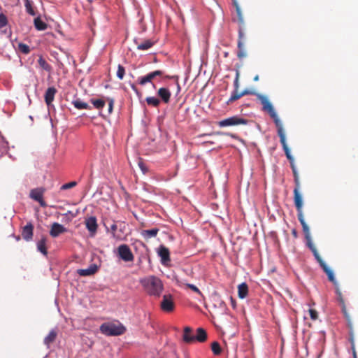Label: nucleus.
Segmentation results:
<instances>
[{
	"mask_svg": "<svg viewBox=\"0 0 358 358\" xmlns=\"http://www.w3.org/2000/svg\"><path fill=\"white\" fill-rule=\"evenodd\" d=\"M100 331L108 336H120L125 333L126 328L120 322H106L100 326Z\"/></svg>",
	"mask_w": 358,
	"mask_h": 358,
	"instance_id": "20e7f679",
	"label": "nucleus"
},
{
	"mask_svg": "<svg viewBox=\"0 0 358 358\" xmlns=\"http://www.w3.org/2000/svg\"><path fill=\"white\" fill-rule=\"evenodd\" d=\"M8 23L7 17L3 14H0V29L4 27Z\"/></svg>",
	"mask_w": 358,
	"mask_h": 358,
	"instance_id": "ea45409f",
	"label": "nucleus"
},
{
	"mask_svg": "<svg viewBox=\"0 0 358 358\" xmlns=\"http://www.w3.org/2000/svg\"><path fill=\"white\" fill-rule=\"evenodd\" d=\"M349 341H350V342L351 343V348L355 347V340H354V334H353L352 331H350V332Z\"/></svg>",
	"mask_w": 358,
	"mask_h": 358,
	"instance_id": "a18cd8bd",
	"label": "nucleus"
},
{
	"mask_svg": "<svg viewBox=\"0 0 358 358\" xmlns=\"http://www.w3.org/2000/svg\"><path fill=\"white\" fill-rule=\"evenodd\" d=\"M72 104L77 109H90V106L85 102H83L80 99H77L72 101Z\"/></svg>",
	"mask_w": 358,
	"mask_h": 358,
	"instance_id": "a878e982",
	"label": "nucleus"
},
{
	"mask_svg": "<svg viewBox=\"0 0 358 358\" xmlns=\"http://www.w3.org/2000/svg\"><path fill=\"white\" fill-rule=\"evenodd\" d=\"M34 225L31 222H28L22 230V238L26 241H30L33 238Z\"/></svg>",
	"mask_w": 358,
	"mask_h": 358,
	"instance_id": "9d476101",
	"label": "nucleus"
},
{
	"mask_svg": "<svg viewBox=\"0 0 358 358\" xmlns=\"http://www.w3.org/2000/svg\"><path fill=\"white\" fill-rule=\"evenodd\" d=\"M158 255L161 258V262L162 264L167 265L170 262V252L166 247L160 245L158 250Z\"/></svg>",
	"mask_w": 358,
	"mask_h": 358,
	"instance_id": "9b49d317",
	"label": "nucleus"
},
{
	"mask_svg": "<svg viewBox=\"0 0 358 358\" xmlns=\"http://www.w3.org/2000/svg\"><path fill=\"white\" fill-rule=\"evenodd\" d=\"M45 192L44 187H38L32 189L29 193V197L33 200L39 203L40 206L43 208L47 207L46 202L43 200V196Z\"/></svg>",
	"mask_w": 358,
	"mask_h": 358,
	"instance_id": "423d86ee",
	"label": "nucleus"
},
{
	"mask_svg": "<svg viewBox=\"0 0 358 358\" xmlns=\"http://www.w3.org/2000/svg\"><path fill=\"white\" fill-rule=\"evenodd\" d=\"M183 285L190 289L191 290H192L193 292L197 293L198 294H199L200 296H203L201 292L199 290V289L195 286L194 285H192V284H189V283H183Z\"/></svg>",
	"mask_w": 358,
	"mask_h": 358,
	"instance_id": "4c0bfd02",
	"label": "nucleus"
},
{
	"mask_svg": "<svg viewBox=\"0 0 358 358\" xmlns=\"http://www.w3.org/2000/svg\"><path fill=\"white\" fill-rule=\"evenodd\" d=\"M118 255L125 262H131L134 260V255L127 245L123 244L118 247Z\"/></svg>",
	"mask_w": 358,
	"mask_h": 358,
	"instance_id": "1a4fd4ad",
	"label": "nucleus"
},
{
	"mask_svg": "<svg viewBox=\"0 0 358 358\" xmlns=\"http://www.w3.org/2000/svg\"><path fill=\"white\" fill-rule=\"evenodd\" d=\"M131 88H132V90H134V91H137V88H136V87L134 84H133V85H131Z\"/></svg>",
	"mask_w": 358,
	"mask_h": 358,
	"instance_id": "3c124183",
	"label": "nucleus"
},
{
	"mask_svg": "<svg viewBox=\"0 0 358 358\" xmlns=\"http://www.w3.org/2000/svg\"><path fill=\"white\" fill-rule=\"evenodd\" d=\"M157 95L164 103H169L171 93L169 89L166 87L159 88L157 91Z\"/></svg>",
	"mask_w": 358,
	"mask_h": 358,
	"instance_id": "2eb2a0df",
	"label": "nucleus"
},
{
	"mask_svg": "<svg viewBox=\"0 0 358 358\" xmlns=\"http://www.w3.org/2000/svg\"><path fill=\"white\" fill-rule=\"evenodd\" d=\"M161 309L167 313L172 312L175 308L173 299L171 294H164L160 303Z\"/></svg>",
	"mask_w": 358,
	"mask_h": 358,
	"instance_id": "6e6552de",
	"label": "nucleus"
},
{
	"mask_svg": "<svg viewBox=\"0 0 358 358\" xmlns=\"http://www.w3.org/2000/svg\"><path fill=\"white\" fill-rule=\"evenodd\" d=\"M163 74H164V71H162L161 70H157V71L150 72V73H148L147 75L150 78V81H152L157 76H163Z\"/></svg>",
	"mask_w": 358,
	"mask_h": 358,
	"instance_id": "f704fd0d",
	"label": "nucleus"
},
{
	"mask_svg": "<svg viewBox=\"0 0 358 358\" xmlns=\"http://www.w3.org/2000/svg\"><path fill=\"white\" fill-rule=\"evenodd\" d=\"M352 348V356H353V358H357V352H356V350H355V347H353V348Z\"/></svg>",
	"mask_w": 358,
	"mask_h": 358,
	"instance_id": "09e8293b",
	"label": "nucleus"
},
{
	"mask_svg": "<svg viewBox=\"0 0 358 358\" xmlns=\"http://www.w3.org/2000/svg\"><path fill=\"white\" fill-rule=\"evenodd\" d=\"M24 6L26 8V11L31 15H36V12L34 8L33 2L30 0H24Z\"/></svg>",
	"mask_w": 358,
	"mask_h": 358,
	"instance_id": "cd10ccee",
	"label": "nucleus"
},
{
	"mask_svg": "<svg viewBox=\"0 0 358 358\" xmlns=\"http://www.w3.org/2000/svg\"><path fill=\"white\" fill-rule=\"evenodd\" d=\"M336 292L337 294H338V296H339V299H340V301L342 303V310H343V313H344L345 315V317H346V319L348 320V324H349V326L351 328V322H350V316H349V314L347 312V310H346V307H345V305L344 303V301L342 299V296H341V292L338 290V288H336Z\"/></svg>",
	"mask_w": 358,
	"mask_h": 358,
	"instance_id": "bb28decb",
	"label": "nucleus"
},
{
	"mask_svg": "<svg viewBox=\"0 0 358 358\" xmlns=\"http://www.w3.org/2000/svg\"><path fill=\"white\" fill-rule=\"evenodd\" d=\"M98 271V266L96 264H91L89 268L85 269H78V273L80 276H88L96 273Z\"/></svg>",
	"mask_w": 358,
	"mask_h": 358,
	"instance_id": "dca6fc26",
	"label": "nucleus"
},
{
	"mask_svg": "<svg viewBox=\"0 0 358 358\" xmlns=\"http://www.w3.org/2000/svg\"><path fill=\"white\" fill-rule=\"evenodd\" d=\"M38 64L40 67L45 71L50 72L52 71V66L45 61L42 55L39 56Z\"/></svg>",
	"mask_w": 358,
	"mask_h": 358,
	"instance_id": "b1692460",
	"label": "nucleus"
},
{
	"mask_svg": "<svg viewBox=\"0 0 358 358\" xmlns=\"http://www.w3.org/2000/svg\"><path fill=\"white\" fill-rule=\"evenodd\" d=\"M34 26L38 31H44L47 29L48 25L44 22L40 17H37L34 20Z\"/></svg>",
	"mask_w": 358,
	"mask_h": 358,
	"instance_id": "5701e85b",
	"label": "nucleus"
},
{
	"mask_svg": "<svg viewBox=\"0 0 358 358\" xmlns=\"http://www.w3.org/2000/svg\"><path fill=\"white\" fill-rule=\"evenodd\" d=\"M57 336V331L55 329H52L49 332L48 335L46 337H45L44 341H43L44 344L48 348H49L50 344L52 343L55 341Z\"/></svg>",
	"mask_w": 358,
	"mask_h": 358,
	"instance_id": "6ab92c4d",
	"label": "nucleus"
},
{
	"mask_svg": "<svg viewBox=\"0 0 358 358\" xmlns=\"http://www.w3.org/2000/svg\"><path fill=\"white\" fill-rule=\"evenodd\" d=\"M207 340V333L206 330L203 328H198L196 329V334L194 335V342L198 341L200 343H203Z\"/></svg>",
	"mask_w": 358,
	"mask_h": 358,
	"instance_id": "a211bd4d",
	"label": "nucleus"
},
{
	"mask_svg": "<svg viewBox=\"0 0 358 358\" xmlns=\"http://www.w3.org/2000/svg\"><path fill=\"white\" fill-rule=\"evenodd\" d=\"M159 229L153 228L152 229L143 230L141 234L145 239L148 240L152 237H155L157 235Z\"/></svg>",
	"mask_w": 358,
	"mask_h": 358,
	"instance_id": "aec40b11",
	"label": "nucleus"
},
{
	"mask_svg": "<svg viewBox=\"0 0 358 358\" xmlns=\"http://www.w3.org/2000/svg\"><path fill=\"white\" fill-rule=\"evenodd\" d=\"M239 76H240V73H239L238 71H236V78H235V80H234V91H238V89H239Z\"/></svg>",
	"mask_w": 358,
	"mask_h": 358,
	"instance_id": "a19ab883",
	"label": "nucleus"
},
{
	"mask_svg": "<svg viewBox=\"0 0 358 358\" xmlns=\"http://www.w3.org/2000/svg\"><path fill=\"white\" fill-rule=\"evenodd\" d=\"M243 40H244V36L243 37H240L238 36V52L237 53V57L239 59H241V58L245 57L246 56V52H245V51L244 50V48H243Z\"/></svg>",
	"mask_w": 358,
	"mask_h": 358,
	"instance_id": "4be33fe9",
	"label": "nucleus"
},
{
	"mask_svg": "<svg viewBox=\"0 0 358 358\" xmlns=\"http://www.w3.org/2000/svg\"><path fill=\"white\" fill-rule=\"evenodd\" d=\"M67 231V229L65 228L63 225L54 222L51 225V229L50 231V234L52 237H57L59 234L65 233Z\"/></svg>",
	"mask_w": 358,
	"mask_h": 358,
	"instance_id": "f8f14e48",
	"label": "nucleus"
},
{
	"mask_svg": "<svg viewBox=\"0 0 358 358\" xmlns=\"http://www.w3.org/2000/svg\"><path fill=\"white\" fill-rule=\"evenodd\" d=\"M37 248H38V250L40 251L43 255H47L48 252H47V249H46L45 238H42L41 240H40L38 242Z\"/></svg>",
	"mask_w": 358,
	"mask_h": 358,
	"instance_id": "c85d7f7f",
	"label": "nucleus"
},
{
	"mask_svg": "<svg viewBox=\"0 0 358 358\" xmlns=\"http://www.w3.org/2000/svg\"><path fill=\"white\" fill-rule=\"evenodd\" d=\"M57 93V90L54 87H50L47 89L45 93V101L48 106H50L54 101L55 96Z\"/></svg>",
	"mask_w": 358,
	"mask_h": 358,
	"instance_id": "4468645a",
	"label": "nucleus"
},
{
	"mask_svg": "<svg viewBox=\"0 0 358 358\" xmlns=\"http://www.w3.org/2000/svg\"><path fill=\"white\" fill-rule=\"evenodd\" d=\"M248 120L239 116H232L224 120H222L219 122L218 124L221 127H229V126H236L239 124H247Z\"/></svg>",
	"mask_w": 358,
	"mask_h": 358,
	"instance_id": "39448f33",
	"label": "nucleus"
},
{
	"mask_svg": "<svg viewBox=\"0 0 358 358\" xmlns=\"http://www.w3.org/2000/svg\"><path fill=\"white\" fill-rule=\"evenodd\" d=\"M248 294V287L245 282H243L238 286V295L240 299H244Z\"/></svg>",
	"mask_w": 358,
	"mask_h": 358,
	"instance_id": "412c9836",
	"label": "nucleus"
},
{
	"mask_svg": "<svg viewBox=\"0 0 358 358\" xmlns=\"http://www.w3.org/2000/svg\"><path fill=\"white\" fill-rule=\"evenodd\" d=\"M125 74V69L124 68L119 64L117 66V76L120 80H122Z\"/></svg>",
	"mask_w": 358,
	"mask_h": 358,
	"instance_id": "e433bc0d",
	"label": "nucleus"
},
{
	"mask_svg": "<svg viewBox=\"0 0 358 358\" xmlns=\"http://www.w3.org/2000/svg\"><path fill=\"white\" fill-rule=\"evenodd\" d=\"M6 144H7V143L4 139V137L0 134V146L6 147Z\"/></svg>",
	"mask_w": 358,
	"mask_h": 358,
	"instance_id": "de8ad7c7",
	"label": "nucleus"
},
{
	"mask_svg": "<svg viewBox=\"0 0 358 358\" xmlns=\"http://www.w3.org/2000/svg\"><path fill=\"white\" fill-rule=\"evenodd\" d=\"M233 4L236 8V12L238 17V35L240 37H243L245 36V22L243 19V16L242 14V11L240 6L236 0H233Z\"/></svg>",
	"mask_w": 358,
	"mask_h": 358,
	"instance_id": "0eeeda50",
	"label": "nucleus"
},
{
	"mask_svg": "<svg viewBox=\"0 0 358 358\" xmlns=\"http://www.w3.org/2000/svg\"><path fill=\"white\" fill-rule=\"evenodd\" d=\"M254 80H255V81H257V80H259V76H258V75H257V76H255V78H254Z\"/></svg>",
	"mask_w": 358,
	"mask_h": 358,
	"instance_id": "603ef678",
	"label": "nucleus"
},
{
	"mask_svg": "<svg viewBox=\"0 0 358 358\" xmlns=\"http://www.w3.org/2000/svg\"><path fill=\"white\" fill-rule=\"evenodd\" d=\"M303 231L305 234L306 240L307 242V245L310 248V250L313 253V255L320 266L324 271V272L327 274L328 277V280L331 282L336 287L338 286V282L335 279L334 274L333 271L327 265V264L323 261L320 255H319L316 247L312 243V239L310 237V229L307 224L302 226Z\"/></svg>",
	"mask_w": 358,
	"mask_h": 358,
	"instance_id": "f03ea898",
	"label": "nucleus"
},
{
	"mask_svg": "<svg viewBox=\"0 0 358 358\" xmlns=\"http://www.w3.org/2000/svg\"><path fill=\"white\" fill-rule=\"evenodd\" d=\"M241 97H242V96L241 95V92H238V91H233L230 98L227 101V103L229 105L232 102L239 99Z\"/></svg>",
	"mask_w": 358,
	"mask_h": 358,
	"instance_id": "2f4dec72",
	"label": "nucleus"
},
{
	"mask_svg": "<svg viewBox=\"0 0 358 358\" xmlns=\"http://www.w3.org/2000/svg\"><path fill=\"white\" fill-rule=\"evenodd\" d=\"M150 79L148 75L138 78V83L141 85H145L148 83H150Z\"/></svg>",
	"mask_w": 358,
	"mask_h": 358,
	"instance_id": "79ce46f5",
	"label": "nucleus"
},
{
	"mask_svg": "<svg viewBox=\"0 0 358 358\" xmlns=\"http://www.w3.org/2000/svg\"><path fill=\"white\" fill-rule=\"evenodd\" d=\"M85 226L90 233L95 234L98 227L96 217L92 216L86 219Z\"/></svg>",
	"mask_w": 358,
	"mask_h": 358,
	"instance_id": "ddd939ff",
	"label": "nucleus"
},
{
	"mask_svg": "<svg viewBox=\"0 0 358 358\" xmlns=\"http://www.w3.org/2000/svg\"><path fill=\"white\" fill-rule=\"evenodd\" d=\"M20 239V236H17V237H16V240H17V241H19Z\"/></svg>",
	"mask_w": 358,
	"mask_h": 358,
	"instance_id": "5fc2aeb1",
	"label": "nucleus"
},
{
	"mask_svg": "<svg viewBox=\"0 0 358 358\" xmlns=\"http://www.w3.org/2000/svg\"><path fill=\"white\" fill-rule=\"evenodd\" d=\"M117 229V224H116V222H114L110 226V231H111L112 236L116 240H122V235H120L116 232Z\"/></svg>",
	"mask_w": 358,
	"mask_h": 358,
	"instance_id": "7c9ffc66",
	"label": "nucleus"
},
{
	"mask_svg": "<svg viewBox=\"0 0 358 358\" xmlns=\"http://www.w3.org/2000/svg\"><path fill=\"white\" fill-rule=\"evenodd\" d=\"M148 105L157 107L160 104V100L155 96H148L145 99Z\"/></svg>",
	"mask_w": 358,
	"mask_h": 358,
	"instance_id": "c756f323",
	"label": "nucleus"
},
{
	"mask_svg": "<svg viewBox=\"0 0 358 358\" xmlns=\"http://www.w3.org/2000/svg\"><path fill=\"white\" fill-rule=\"evenodd\" d=\"M194 335L192 334V329L189 327H185L183 331L182 340L186 343H194Z\"/></svg>",
	"mask_w": 358,
	"mask_h": 358,
	"instance_id": "f3484780",
	"label": "nucleus"
},
{
	"mask_svg": "<svg viewBox=\"0 0 358 358\" xmlns=\"http://www.w3.org/2000/svg\"><path fill=\"white\" fill-rule=\"evenodd\" d=\"M76 185H77V182L76 181H71L70 182H68V183H66V184H64L63 185H62L60 189L62 190L69 189L76 187Z\"/></svg>",
	"mask_w": 358,
	"mask_h": 358,
	"instance_id": "58836bf2",
	"label": "nucleus"
},
{
	"mask_svg": "<svg viewBox=\"0 0 358 358\" xmlns=\"http://www.w3.org/2000/svg\"><path fill=\"white\" fill-rule=\"evenodd\" d=\"M257 96L263 106V110L268 113L270 117L273 120L275 124L277 127L278 135L280 137V141L282 145L285 155L287 159L289 161L294 178L295 187L294 189V202L297 211L298 220L300 222L301 226L306 225L307 224L305 222L302 210L303 199L302 196L299 192L301 187L299 176L296 166L294 164V158L291 155L290 150L286 143L285 132L282 127V123L279 119L273 106L269 101L268 99L266 96L259 94H257Z\"/></svg>",
	"mask_w": 358,
	"mask_h": 358,
	"instance_id": "f257e3e1",
	"label": "nucleus"
},
{
	"mask_svg": "<svg viewBox=\"0 0 358 358\" xmlns=\"http://www.w3.org/2000/svg\"><path fill=\"white\" fill-rule=\"evenodd\" d=\"M92 104L96 109H101L105 106V101L103 99H92Z\"/></svg>",
	"mask_w": 358,
	"mask_h": 358,
	"instance_id": "473e14b6",
	"label": "nucleus"
},
{
	"mask_svg": "<svg viewBox=\"0 0 358 358\" xmlns=\"http://www.w3.org/2000/svg\"><path fill=\"white\" fill-rule=\"evenodd\" d=\"M211 350L215 355H220L222 352L219 343L216 341L211 344Z\"/></svg>",
	"mask_w": 358,
	"mask_h": 358,
	"instance_id": "72a5a7b5",
	"label": "nucleus"
},
{
	"mask_svg": "<svg viewBox=\"0 0 358 358\" xmlns=\"http://www.w3.org/2000/svg\"><path fill=\"white\" fill-rule=\"evenodd\" d=\"M310 317L312 320H315L318 317L317 312L314 309H309Z\"/></svg>",
	"mask_w": 358,
	"mask_h": 358,
	"instance_id": "c03bdc74",
	"label": "nucleus"
},
{
	"mask_svg": "<svg viewBox=\"0 0 358 358\" xmlns=\"http://www.w3.org/2000/svg\"><path fill=\"white\" fill-rule=\"evenodd\" d=\"M145 292L150 296L159 297L164 287L161 280L154 275L148 276L140 280Z\"/></svg>",
	"mask_w": 358,
	"mask_h": 358,
	"instance_id": "7ed1b4c3",
	"label": "nucleus"
},
{
	"mask_svg": "<svg viewBox=\"0 0 358 358\" xmlns=\"http://www.w3.org/2000/svg\"><path fill=\"white\" fill-rule=\"evenodd\" d=\"M122 224H120V225H122ZM120 231H123V229H124V225L123 226V227H122L121 226H120Z\"/></svg>",
	"mask_w": 358,
	"mask_h": 358,
	"instance_id": "864d4df0",
	"label": "nucleus"
},
{
	"mask_svg": "<svg viewBox=\"0 0 358 358\" xmlns=\"http://www.w3.org/2000/svg\"><path fill=\"white\" fill-rule=\"evenodd\" d=\"M155 44V42L148 39L137 45V49L140 50H147Z\"/></svg>",
	"mask_w": 358,
	"mask_h": 358,
	"instance_id": "393cba45",
	"label": "nucleus"
},
{
	"mask_svg": "<svg viewBox=\"0 0 358 358\" xmlns=\"http://www.w3.org/2000/svg\"><path fill=\"white\" fill-rule=\"evenodd\" d=\"M18 49L21 52L24 54H29L30 52L29 47L24 43H19Z\"/></svg>",
	"mask_w": 358,
	"mask_h": 358,
	"instance_id": "c9c22d12",
	"label": "nucleus"
},
{
	"mask_svg": "<svg viewBox=\"0 0 358 358\" xmlns=\"http://www.w3.org/2000/svg\"><path fill=\"white\" fill-rule=\"evenodd\" d=\"M292 234L294 235V237H296V236H297V233H296V231L295 229H294V230L292 231Z\"/></svg>",
	"mask_w": 358,
	"mask_h": 358,
	"instance_id": "8fccbe9b",
	"label": "nucleus"
},
{
	"mask_svg": "<svg viewBox=\"0 0 358 358\" xmlns=\"http://www.w3.org/2000/svg\"><path fill=\"white\" fill-rule=\"evenodd\" d=\"M106 100L108 101V113H111L113 108L115 100L113 98L108 97Z\"/></svg>",
	"mask_w": 358,
	"mask_h": 358,
	"instance_id": "37998d69",
	"label": "nucleus"
},
{
	"mask_svg": "<svg viewBox=\"0 0 358 358\" xmlns=\"http://www.w3.org/2000/svg\"><path fill=\"white\" fill-rule=\"evenodd\" d=\"M255 94V93L254 92H252V91H251V90H248V89L244 90L243 91H242V92H241V95L242 96H245V95H248V94Z\"/></svg>",
	"mask_w": 358,
	"mask_h": 358,
	"instance_id": "49530a36",
	"label": "nucleus"
}]
</instances>
